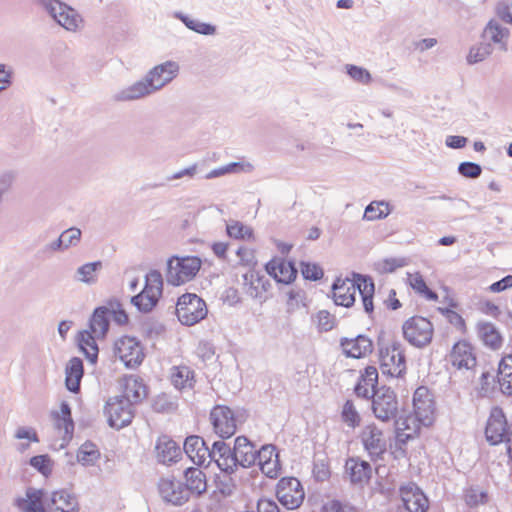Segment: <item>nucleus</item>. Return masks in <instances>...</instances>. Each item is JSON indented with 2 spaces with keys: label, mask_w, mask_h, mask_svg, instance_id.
I'll return each mask as SVG.
<instances>
[{
  "label": "nucleus",
  "mask_w": 512,
  "mask_h": 512,
  "mask_svg": "<svg viewBox=\"0 0 512 512\" xmlns=\"http://www.w3.org/2000/svg\"><path fill=\"white\" fill-rule=\"evenodd\" d=\"M256 460L259 469L265 476L275 479L281 474L279 454L274 445L262 446L257 452Z\"/></svg>",
  "instance_id": "obj_20"
},
{
  "label": "nucleus",
  "mask_w": 512,
  "mask_h": 512,
  "mask_svg": "<svg viewBox=\"0 0 512 512\" xmlns=\"http://www.w3.org/2000/svg\"><path fill=\"white\" fill-rule=\"evenodd\" d=\"M318 327L321 330L329 331L335 325V318L328 311H319L316 315Z\"/></svg>",
  "instance_id": "obj_58"
},
{
  "label": "nucleus",
  "mask_w": 512,
  "mask_h": 512,
  "mask_svg": "<svg viewBox=\"0 0 512 512\" xmlns=\"http://www.w3.org/2000/svg\"><path fill=\"white\" fill-rule=\"evenodd\" d=\"M208 313L205 301L194 293H185L176 303V316L187 326H192L203 320Z\"/></svg>",
  "instance_id": "obj_5"
},
{
  "label": "nucleus",
  "mask_w": 512,
  "mask_h": 512,
  "mask_svg": "<svg viewBox=\"0 0 512 512\" xmlns=\"http://www.w3.org/2000/svg\"><path fill=\"white\" fill-rule=\"evenodd\" d=\"M113 350L114 356L130 369L140 366L145 358L144 347L135 337H120L115 341Z\"/></svg>",
  "instance_id": "obj_6"
},
{
  "label": "nucleus",
  "mask_w": 512,
  "mask_h": 512,
  "mask_svg": "<svg viewBox=\"0 0 512 512\" xmlns=\"http://www.w3.org/2000/svg\"><path fill=\"white\" fill-rule=\"evenodd\" d=\"M185 489L190 494L200 496L207 490V480L205 473L198 469L190 467L185 471Z\"/></svg>",
  "instance_id": "obj_34"
},
{
  "label": "nucleus",
  "mask_w": 512,
  "mask_h": 512,
  "mask_svg": "<svg viewBox=\"0 0 512 512\" xmlns=\"http://www.w3.org/2000/svg\"><path fill=\"white\" fill-rule=\"evenodd\" d=\"M342 354L347 358L362 359L373 352V341L366 335L344 337L340 340Z\"/></svg>",
  "instance_id": "obj_17"
},
{
  "label": "nucleus",
  "mask_w": 512,
  "mask_h": 512,
  "mask_svg": "<svg viewBox=\"0 0 512 512\" xmlns=\"http://www.w3.org/2000/svg\"><path fill=\"white\" fill-rule=\"evenodd\" d=\"M81 231L78 228H69L65 230L58 239V246L68 248L80 241Z\"/></svg>",
  "instance_id": "obj_54"
},
{
  "label": "nucleus",
  "mask_w": 512,
  "mask_h": 512,
  "mask_svg": "<svg viewBox=\"0 0 512 512\" xmlns=\"http://www.w3.org/2000/svg\"><path fill=\"white\" fill-rule=\"evenodd\" d=\"M360 439L364 449L371 457H381L385 453V437L382 430L375 424L366 425L360 433Z\"/></svg>",
  "instance_id": "obj_19"
},
{
  "label": "nucleus",
  "mask_w": 512,
  "mask_h": 512,
  "mask_svg": "<svg viewBox=\"0 0 512 512\" xmlns=\"http://www.w3.org/2000/svg\"><path fill=\"white\" fill-rule=\"evenodd\" d=\"M447 319L459 330L460 333L464 334L466 332V323L461 315L454 311H448Z\"/></svg>",
  "instance_id": "obj_60"
},
{
  "label": "nucleus",
  "mask_w": 512,
  "mask_h": 512,
  "mask_svg": "<svg viewBox=\"0 0 512 512\" xmlns=\"http://www.w3.org/2000/svg\"><path fill=\"white\" fill-rule=\"evenodd\" d=\"M372 410L381 421L386 422L394 418L398 411V400L394 390L389 387L378 389L373 396Z\"/></svg>",
  "instance_id": "obj_13"
},
{
  "label": "nucleus",
  "mask_w": 512,
  "mask_h": 512,
  "mask_svg": "<svg viewBox=\"0 0 512 512\" xmlns=\"http://www.w3.org/2000/svg\"><path fill=\"white\" fill-rule=\"evenodd\" d=\"M348 74L355 80L361 82V83H369L371 81V75L370 73L358 66L350 65L348 67Z\"/></svg>",
  "instance_id": "obj_59"
},
{
  "label": "nucleus",
  "mask_w": 512,
  "mask_h": 512,
  "mask_svg": "<svg viewBox=\"0 0 512 512\" xmlns=\"http://www.w3.org/2000/svg\"><path fill=\"white\" fill-rule=\"evenodd\" d=\"M76 458L83 466L94 465L100 459V451L96 444L86 441L77 450Z\"/></svg>",
  "instance_id": "obj_43"
},
{
  "label": "nucleus",
  "mask_w": 512,
  "mask_h": 512,
  "mask_svg": "<svg viewBox=\"0 0 512 512\" xmlns=\"http://www.w3.org/2000/svg\"><path fill=\"white\" fill-rule=\"evenodd\" d=\"M44 498V490L30 488L25 498L16 500V505L22 512H48Z\"/></svg>",
  "instance_id": "obj_29"
},
{
  "label": "nucleus",
  "mask_w": 512,
  "mask_h": 512,
  "mask_svg": "<svg viewBox=\"0 0 512 512\" xmlns=\"http://www.w3.org/2000/svg\"><path fill=\"white\" fill-rule=\"evenodd\" d=\"M211 249L216 257L219 259H227V253L229 250V244L226 242H214L211 245Z\"/></svg>",
  "instance_id": "obj_62"
},
{
  "label": "nucleus",
  "mask_w": 512,
  "mask_h": 512,
  "mask_svg": "<svg viewBox=\"0 0 512 512\" xmlns=\"http://www.w3.org/2000/svg\"><path fill=\"white\" fill-rule=\"evenodd\" d=\"M202 266V260L197 256H172L167 261V281L180 286L193 280Z\"/></svg>",
  "instance_id": "obj_2"
},
{
  "label": "nucleus",
  "mask_w": 512,
  "mask_h": 512,
  "mask_svg": "<svg viewBox=\"0 0 512 512\" xmlns=\"http://www.w3.org/2000/svg\"><path fill=\"white\" fill-rule=\"evenodd\" d=\"M407 282L409 286L419 296L429 301H437L438 295L432 291L426 284V281L420 272H413L407 274Z\"/></svg>",
  "instance_id": "obj_37"
},
{
  "label": "nucleus",
  "mask_w": 512,
  "mask_h": 512,
  "mask_svg": "<svg viewBox=\"0 0 512 512\" xmlns=\"http://www.w3.org/2000/svg\"><path fill=\"white\" fill-rule=\"evenodd\" d=\"M391 212L390 206L384 201H373L365 209L364 219L376 221L387 217Z\"/></svg>",
  "instance_id": "obj_45"
},
{
  "label": "nucleus",
  "mask_w": 512,
  "mask_h": 512,
  "mask_svg": "<svg viewBox=\"0 0 512 512\" xmlns=\"http://www.w3.org/2000/svg\"><path fill=\"white\" fill-rule=\"evenodd\" d=\"M226 234L236 240L254 241L255 235L253 229L238 220H230L226 224Z\"/></svg>",
  "instance_id": "obj_40"
},
{
  "label": "nucleus",
  "mask_w": 512,
  "mask_h": 512,
  "mask_svg": "<svg viewBox=\"0 0 512 512\" xmlns=\"http://www.w3.org/2000/svg\"><path fill=\"white\" fill-rule=\"evenodd\" d=\"M257 512H280V509L275 501L260 499L257 504Z\"/></svg>",
  "instance_id": "obj_61"
},
{
  "label": "nucleus",
  "mask_w": 512,
  "mask_h": 512,
  "mask_svg": "<svg viewBox=\"0 0 512 512\" xmlns=\"http://www.w3.org/2000/svg\"><path fill=\"white\" fill-rule=\"evenodd\" d=\"M378 384V371L374 366H367L361 373L355 386V393L358 396L369 398Z\"/></svg>",
  "instance_id": "obj_33"
},
{
  "label": "nucleus",
  "mask_w": 512,
  "mask_h": 512,
  "mask_svg": "<svg viewBox=\"0 0 512 512\" xmlns=\"http://www.w3.org/2000/svg\"><path fill=\"white\" fill-rule=\"evenodd\" d=\"M404 338L413 346L424 347L432 341L434 328L429 319L412 316L402 327Z\"/></svg>",
  "instance_id": "obj_8"
},
{
  "label": "nucleus",
  "mask_w": 512,
  "mask_h": 512,
  "mask_svg": "<svg viewBox=\"0 0 512 512\" xmlns=\"http://www.w3.org/2000/svg\"><path fill=\"white\" fill-rule=\"evenodd\" d=\"M511 287H512V275H508V276L502 278L501 280L493 283L489 287V289L492 292H501V291H504L505 289L511 288Z\"/></svg>",
  "instance_id": "obj_64"
},
{
  "label": "nucleus",
  "mask_w": 512,
  "mask_h": 512,
  "mask_svg": "<svg viewBox=\"0 0 512 512\" xmlns=\"http://www.w3.org/2000/svg\"><path fill=\"white\" fill-rule=\"evenodd\" d=\"M447 361L457 370H471L477 364L475 349L466 340L457 341L448 353Z\"/></svg>",
  "instance_id": "obj_14"
},
{
  "label": "nucleus",
  "mask_w": 512,
  "mask_h": 512,
  "mask_svg": "<svg viewBox=\"0 0 512 512\" xmlns=\"http://www.w3.org/2000/svg\"><path fill=\"white\" fill-rule=\"evenodd\" d=\"M357 291L362 297L363 306L366 312H373V295H374V283L371 279L365 277H359L355 281Z\"/></svg>",
  "instance_id": "obj_41"
},
{
  "label": "nucleus",
  "mask_w": 512,
  "mask_h": 512,
  "mask_svg": "<svg viewBox=\"0 0 512 512\" xmlns=\"http://www.w3.org/2000/svg\"><path fill=\"white\" fill-rule=\"evenodd\" d=\"M170 381L178 390L192 389L196 382L195 373L187 365H176L170 370Z\"/></svg>",
  "instance_id": "obj_32"
},
{
  "label": "nucleus",
  "mask_w": 512,
  "mask_h": 512,
  "mask_svg": "<svg viewBox=\"0 0 512 512\" xmlns=\"http://www.w3.org/2000/svg\"><path fill=\"white\" fill-rule=\"evenodd\" d=\"M480 336L485 346L491 350H499L503 345V337L490 323H485L480 327Z\"/></svg>",
  "instance_id": "obj_42"
},
{
  "label": "nucleus",
  "mask_w": 512,
  "mask_h": 512,
  "mask_svg": "<svg viewBox=\"0 0 512 512\" xmlns=\"http://www.w3.org/2000/svg\"><path fill=\"white\" fill-rule=\"evenodd\" d=\"M104 414L112 428L121 429L132 422L134 410L129 403H126L119 396H114L106 402Z\"/></svg>",
  "instance_id": "obj_11"
},
{
  "label": "nucleus",
  "mask_w": 512,
  "mask_h": 512,
  "mask_svg": "<svg viewBox=\"0 0 512 512\" xmlns=\"http://www.w3.org/2000/svg\"><path fill=\"white\" fill-rule=\"evenodd\" d=\"M15 436L17 439H28L32 442L39 441L36 431L32 428L20 427Z\"/></svg>",
  "instance_id": "obj_63"
},
{
  "label": "nucleus",
  "mask_w": 512,
  "mask_h": 512,
  "mask_svg": "<svg viewBox=\"0 0 512 512\" xmlns=\"http://www.w3.org/2000/svg\"><path fill=\"white\" fill-rule=\"evenodd\" d=\"M107 316L111 315L113 320L119 325H126L129 321V317L124 310L122 304L117 300H109L105 306H103Z\"/></svg>",
  "instance_id": "obj_47"
},
{
  "label": "nucleus",
  "mask_w": 512,
  "mask_h": 512,
  "mask_svg": "<svg viewBox=\"0 0 512 512\" xmlns=\"http://www.w3.org/2000/svg\"><path fill=\"white\" fill-rule=\"evenodd\" d=\"M277 498L287 509H297L304 501L305 492L297 478L284 477L277 484Z\"/></svg>",
  "instance_id": "obj_12"
},
{
  "label": "nucleus",
  "mask_w": 512,
  "mask_h": 512,
  "mask_svg": "<svg viewBox=\"0 0 512 512\" xmlns=\"http://www.w3.org/2000/svg\"><path fill=\"white\" fill-rule=\"evenodd\" d=\"M496 377L500 391L507 396H512V353H505L501 357Z\"/></svg>",
  "instance_id": "obj_30"
},
{
  "label": "nucleus",
  "mask_w": 512,
  "mask_h": 512,
  "mask_svg": "<svg viewBox=\"0 0 512 512\" xmlns=\"http://www.w3.org/2000/svg\"><path fill=\"white\" fill-rule=\"evenodd\" d=\"M109 329V321L104 307H98L90 319L89 330L98 339L104 338Z\"/></svg>",
  "instance_id": "obj_39"
},
{
  "label": "nucleus",
  "mask_w": 512,
  "mask_h": 512,
  "mask_svg": "<svg viewBox=\"0 0 512 512\" xmlns=\"http://www.w3.org/2000/svg\"><path fill=\"white\" fill-rule=\"evenodd\" d=\"M300 267L305 279L316 281L323 277V270L318 264L302 262Z\"/></svg>",
  "instance_id": "obj_55"
},
{
  "label": "nucleus",
  "mask_w": 512,
  "mask_h": 512,
  "mask_svg": "<svg viewBox=\"0 0 512 512\" xmlns=\"http://www.w3.org/2000/svg\"><path fill=\"white\" fill-rule=\"evenodd\" d=\"M210 457L214 458L220 470L228 474L233 473L238 466L233 451L222 441L214 442Z\"/></svg>",
  "instance_id": "obj_26"
},
{
  "label": "nucleus",
  "mask_w": 512,
  "mask_h": 512,
  "mask_svg": "<svg viewBox=\"0 0 512 512\" xmlns=\"http://www.w3.org/2000/svg\"><path fill=\"white\" fill-rule=\"evenodd\" d=\"M232 451L238 465L250 467L256 461L255 447L246 437H237Z\"/></svg>",
  "instance_id": "obj_31"
},
{
  "label": "nucleus",
  "mask_w": 512,
  "mask_h": 512,
  "mask_svg": "<svg viewBox=\"0 0 512 512\" xmlns=\"http://www.w3.org/2000/svg\"><path fill=\"white\" fill-rule=\"evenodd\" d=\"M418 421L429 429L436 423L438 407L434 394L425 386L418 387L412 396L410 412Z\"/></svg>",
  "instance_id": "obj_3"
},
{
  "label": "nucleus",
  "mask_w": 512,
  "mask_h": 512,
  "mask_svg": "<svg viewBox=\"0 0 512 512\" xmlns=\"http://www.w3.org/2000/svg\"><path fill=\"white\" fill-rule=\"evenodd\" d=\"M426 429L418 419L410 413L400 416L395 422V445L400 450V454L404 455V446L410 441L417 439L422 430Z\"/></svg>",
  "instance_id": "obj_10"
},
{
  "label": "nucleus",
  "mask_w": 512,
  "mask_h": 512,
  "mask_svg": "<svg viewBox=\"0 0 512 512\" xmlns=\"http://www.w3.org/2000/svg\"><path fill=\"white\" fill-rule=\"evenodd\" d=\"M102 263L100 261L86 263L78 269V274L83 282L90 283L96 280V272L100 269Z\"/></svg>",
  "instance_id": "obj_53"
},
{
  "label": "nucleus",
  "mask_w": 512,
  "mask_h": 512,
  "mask_svg": "<svg viewBox=\"0 0 512 512\" xmlns=\"http://www.w3.org/2000/svg\"><path fill=\"white\" fill-rule=\"evenodd\" d=\"M236 256L238 258L237 265L250 269L249 272L244 274V280H247L249 276L252 278L254 276L252 269L257 264L255 249L247 246H239L236 250Z\"/></svg>",
  "instance_id": "obj_44"
},
{
  "label": "nucleus",
  "mask_w": 512,
  "mask_h": 512,
  "mask_svg": "<svg viewBox=\"0 0 512 512\" xmlns=\"http://www.w3.org/2000/svg\"><path fill=\"white\" fill-rule=\"evenodd\" d=\"M178 65L166 62L154 67L144 81H139L129 88L126 99H138L146 96L170 82L178 72Z\"/></svg>",
  "instance_id": "obj_1"
},
{
  "label": "nucleus",
  "mask_w": 512,
  "mask_h": 512,
  "mask_svg": "<svg viewBox=\"0 0 512 512\" xmlns=\"http://www.w3.org/2000/svg\"><path fill=\"white\" fill-rule=\"evenodd\" d=\"M488 493L476 487H469L464 491V501L469 507H477L488 502Z\"/></svg>",
  "instance_id": "obj_48"
},
{
  "label": "nucleus",
  "mask_w": 512,
  "mask_h": 512,
  "mask_svg": "<svg viewBox=\"0 0 512 512\" xmlns=\"http://www.w3.org/2000/svg\"><path fill=\"white\" fill-rule=\"evenodd\" d=\"M399 496L408 512H427L430 506L428 497L415 483L399 487Z\"/></svg>",
  "instance_id": "obj_16"
},
{
  "label": "nucleus",
  "mask_w": 512,
  "mask_h": 512,
  "mask_svg": "<svg viewBox=\"0 0 512 512\" xmlns=\"http://www.w3.org/2000/svg\"><path fill=\"white\" fill-rule=\"evenodd\" d=\"M407 265L405 258H385L377 263V269L381 273H393Z\"/></svg>",
  "instance_id": "obj_52"
},
{
  "label": "nucleus",
  "mask_w": 512,
  "mask_h": 512,
  "mask_svg": "<svg viewBox=\"0 0 512 512\" xmlns=\"http://www.w3.org/2000/svg\"><path fill=\"white\" fill-rule=\"evenodd\" d=\"M96 336L88 330L81 331L78 335V344L81 351L91 363H96L98 358V346Z\"/></svg>",
  "instance_id": "obj_38"
},
{
  "label": "nucleus",
  "mask_w": 512,
  "mask_h": 512,
  "mask_svg": "<svg viewBox=\"0 0 512 512\" xmlns=\"http://www.w3.org/2000/svg\"><path fill=\"white\" fill-rule=\"evenodd\" d=\"M459 173L466 178H477L481 175L480 165L473 162H463L458 167Z\"/></svg>",
  "instance_id": "obj_57"
},
{
  "label": "nucleus",
  "mask_w": 512,
  "mask_h": 512,
  "mask_svg": "<svg viewBox=\"0 0 512 512\" xmlns=\"http://www.w3.org/2000/svg\"><path fill=\"white\" fill-rule=\"evenodd\" d=\"M163 290V279L158 271H151L146 275L143 290L132 298L137 308L144 312L151 311L158 303Z\"/></svg>",
  "instance_id": "obj_7"
},
{
  "label": "nucleus",
  "mask_w": 512,
  "mask_h": 512,
  "mask_svg": "<svg viewBox=\"0 0 512 512\" xmlns=\"http://www.w3.org/2000/svg\"><path fill=\"white\" fill-rule=\"evenodd\" d=\"M184 451L190 460L198 466L203 465L211 456V451L205 441L198 435H191L185 439Z\"/></svg>",
  "instance_id": "obj_27"
},
{
  "label": "nucleus",
  "mask_w": 512,
  "mask_h": 512,
  "mask_svg": "<svg viewBox=\"0 0 512 512\" xmlns=\"http://www.w3.org/2000/svg\"><path fill=\"white\" fill-rule=\"evenodd\" d=\"M265 269L278 283L290 284L297 277V269L294 264L281 257H273L266 263Z\"/></svg>",
  "instance_id": "obj_21"
},
{
  "label": "nucleus",
  "mask_w": 512,
  "mask_h": 512,
  "mask_svg": "<svg viewBox=\"0 0 512 512\" xmlns=\"http://www.w3.org/2000/svg\"><path fill=\"white\" fill-rule=\"evenodd\" d=\"M48 512H78L79 504L76 496L66 489L53 491L46 499Z\"/></svg>",
  "instance_id": "obj_24"
},
{
  "label": "nucleus",
  "mask_w": 512,
  "mask_h": 512,
  "mask_svg": "<svg viewBox=\"0 0 512 512\" xmlns=\"http://www.w3.org/2000/svg\"><path fill=\"white\" fill-rule=\"evenodd\" d=\"M511 433L512 427L509 426L503 409L499 406L492 407L484 429L486 441L490 445L496 446L503 443Z\"/></svg>",
  "instance_id": "obj_9"
},
{
  "label": "nucleus",
  "mask_w": 512,
  "mask_h": 512,
  "mask_svg": "<svg viewBox=\"0 0 512 512\" xmlns=\"http://www.w3.org/2000/svg\"><path fill=\"white\" fill-rule=\"evenodd\" d=\"M155 455L160 463L171 464L181 457V449L172 438L161 435L156 440Z\"/></svg>",
  "instance_id": "obj_25"
},
{
  "label": "nucleus",
  "mask_w": 512,
  "mask_h": 512,
  "mask_svg": "<svg viewBox=\"0 0 512 512\" xmlns=\"http://www.w3.org/2000/svg\"><path fill=\"white\" fill-rule=\"evenodd\" d=\"M30 465L45 477H49L52 474L53 461L47 454L32 457Z\"/></svg>",
  "instance_id": "obj_49"
},
{
  "label": "nucleus",
  "mask_w": 512,
  "mask_h": 512,
  "mask_svg": "<svg viewBox=\"0 0 512 512\" xmlns=\"http://www.w3.org/2000/svg\"><path fill=\"white\" fill-rule=\"evenodd\" d=\"M65 384L69 391L78 392L80 382L84 374L83 362L80 358L74 357L69 360L65 368Z\"/></svg>",
  "instance_id": "obj_35"
},
{
  "label": "nucleus",
  "mask_w": 512,
  "mask_h": 512,
  "mask_svg": "<svg viewBox=\"0 0 512 512\" xmlns=\"http://www.w3.org/2000/svg\"><path fill=\"white\" fill-rule=\"evenodd\" d=\"M55 425L58 430H63L66 435L73 432L74 424L71 418V410L67 403H62L60 413L55 416Z\"/></svg>",
  "instance_id": "obj_46"
},
{
  "label": "nucleus",
  "mask_w": 512,
  "mask_h": 512,
  "mask_svg": "<svg viewBox=\"0 0 512 512\" xmlns=\"http://www.w3.org/2000/svg\"><path fill=\"white\" fill-rule=\"evenodd\" d=\"M379 362L383 374L401 377L406 371V359L402 344L397 340L383 343L379 349Z\"/></svg>",
  "instance_id": "obj_4"
},
{
  "label": "nucleus",
  "mask_w": 512,
  "mask_h": 512,
  "mask_svg": "<svg viewBox=\"0 0 512 512\" xmlns=\"http://www.w3.org/2000/svg\"><path fill=\"white\" fill-rule=\"evenodd\" d=\"M158 490L164 501L173 505H182L189 500V492L173 478H162Z\"/></svg>",
  "instance_id": "obj_23"
},
{
  "label": "nucleus",
  "mask_w": 512,
  "mask_h": 512,
  "mask_svg": "<svg viewBox=\"0 0 512 512\" xmlns=\"http://www.w3.org/2000/svg\"><path fill=\"white\" fill-rule=\"evenodd\" d=\"M148 394V388L140 377L129 375L122 379V395L119 396L131 406L141 403Z\"/></svg>",
  "instance_id": "obj_22"
},
{
  "label": "nucleus",
  "mask_w": 512,
  "mask_h": 512,
  "mask_svg": "<svg viewBox=\"0 0 512 512\" xmlns=\"http://www.w3.org/2000/svg\"><path fill=\"white\" fill-rule=\"evenodd\" d=\"M210 420L216 434L226 439L232 437L237 430L233 411L224 405L215 406L210 413Z\"/></svg>",
  "instance_id": "obj_15"
},
{
  "label": "nucleus",
  "mask_w": 512,
  "mask_h": 512,
  "mask_svg": "<svg viewBox=\"0 0 512 512\" xmlns=\"http://www.w3.org/2000/svg\"><path fill=\"white\" fill-rule=\"evenodd\" d=\"M346 468L349 471L350 479L353 483L365 484L371 478V466L368 462L358 458H351L346 462Z\"/></svg>",
  "instance_id": "obj_36"
},
{
  "label": "nucleus",
  "mask_w": 512,
  "mask_h": 512,
  "mask_svg": "<svg viewBox=\"0 0 512 512\" xmlns=\"http://www.w3.org/2000/svg\"><path fill=\"white\" fill-rule=\"evenodd\" d=\"M486 35L494 42L501 43L508 36V31L506 29L501 28L495 22H489L485 29Z\"/></svg>",
  "instance_id": "obj_56"
},
{
  "label": "nucleus",
  "mask_w": 512,
  "mask_h": 512,
  "mask_svg": "<svg viewBox=\"0 0 512 512\" xmlns=\"http://www.w3.org/2000/svg\"><path fill=\"white\" fill-rule=\"evenodd\" d=\"M342 419L350 427L355 428L360 424L361 418L352 401L345 402L342 409Z\"/></svg>",
  "instance_id": "obj_51"
},
{
  "label": "nucleus",
  "mask_w": 512,
  "mask_h": 512,
  "mask_svg": "<svg viewBox=\"0 0 512 512\" xmlns=\"http://www.w3.org/2000/svg\"><path fill=\"white\" fill-rule=\"evenodd\" d=\"M333 299L337 305L350 307L355 302L357 287L350 279H337L333 285Z\"/></svg>",
  "instance_id": "obj_28"
},
{
  "label": "nucleus",
  "mask_w": 512,
  "mask_h": 512,
  "mask_svg": "<svg viewBox=\"0 0 512 512\" xmlns=\"http://www.w3.org/2000/svg\"><path fill=\"white\" fill-rule=\"evenodd\" d=\"M44 5L53 18L66 30L76 31L79 28L82 20L73 9L57 0H48L44 2Z\"/></svg>",
  "instance_id": "obj_18"
},
{
  "label": "nucleus",
  "mask_w": 512,
  "mask_h": 512,
  "mask_svg": "<svg viewBox=\"0 0 512 512\" xmlns=\"http://www.w3.org/2000/svg\"><path fill=\"white\" fill-rule=\"evenodd\" d=\"M183 23L191 30L203 34V35H213L216 31L215 26L201 22L198 19L191 18L188 16L182 17Z\"/></svg>",
  "instance_id": "obj_50"
}]
</instances>
